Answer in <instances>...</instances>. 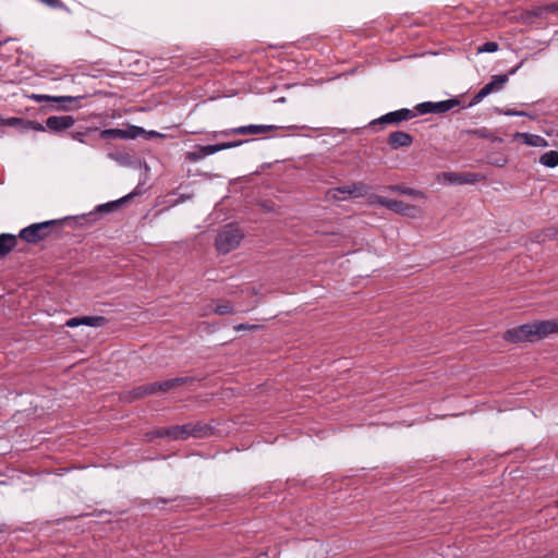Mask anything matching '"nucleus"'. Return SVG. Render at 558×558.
Here are the masks:
<instances>
[{"instance_id":"nucleus-19","label":"nucleus","mask_w":558,"mask_h":558,"mask_svg":"<svg viewBox=\"0 0 558 558\" xmlns=\"http://www.w3.org/2000/svg\"><path fill=\"white\" fill-rule=\"evenodd\" d=\"M539 162L548 168H555L558 166V153L550 150L543 154L539 158Z\"/></svg>"},{"instance_id":"nucleus-38","label":"nucleus","mask_w":558,"mask_h":558,"mask_svg":"<svg viewBox=\"0 0 558 558\" xmlns=\"http://www.w3.org/2000/svg\"><path fill=\"white\" fill-rule=\"evenodd\" d=\"M483 100V98L480 96V94L477 93L476 95H474V97L472 98L471 102H470V106H474L478 102H481Z\"/></svg>"},{"instance_id":"nucleus-25","label":"nucleus","mask_w":558,"mask_h":558,"mask_svg":"<svg viewBox=\"0 0 558 558\" xmlns=\"http://www.w3.org/2000/svg\"><path fill=\"white\" fill-rule=\"evenodd\" d=\"M35 98L38 99V100L45 99V100H52V101H57V102H60V101H74V100L77 99V98H74V97H71V96L50 97V96H44V95L36 96Z\"/></svg>"},{"instance_id":"nucleus-12","label":"nucleus","mask_w":558,"mask_h":558,"mask_svg":"<svg viewBox=\"0 0 558 558\" xmlns=\"http://www.w3.org/2000/svg\"><path fill=\"white\" fill-rule=\"evenodd\" d=\"M74 124V119L70 116H52L46 120L47 128L52 132H62Z\"/></svg>"},{"instance_id":"nucleus-5","label":"nucleus","mask_w":558,"mask_h":558,"mask_svg":"<svg viewBox=\"0 0 558 558\" xmlns=\"http://www.w3.org/2000/svg\"><path fill=\"white\" fill-rule=\"evenodd\" d=\"M437 181L451 185L473 184L478 181V175L471 172H442L437 175Z\"/></svg>"},{"instance_id":"nucleus-30","label":"nucleus","mask_w":558,"mask_h":558,"mask_svg":"<svg viewBox=\"0 0 558 558\" xmlns=\"http://www.w3.org/2000/svg\"><path fill=\"white\" fill-rule=\"evenodd\" d=\"M493 93V86L486 84L483 88L478 90L480 96L484 99L486 96Z\"/></svg>"},{"instance_id":"nucleus-21","label":"nucleus","mask_w":558,"mask_h":558,"mask_svg":"<svg viewBox=\"0 0 558 558\" xmlns=\"http://www.w3.org/2000/svg\"><path fill=\"white\" fill-rule=\"evenodd\" d=\"M165 434L173 439H185L191 432L186 426H175L168 429Z\"/></svg>"},{"instance_id":"nucleus-1","label":"nucleus","mask_w":558,"mask_h":558,"mask_svg":"<svg viewBox=\"0 0 558 558\" xmlns=\"http://www.w3.org/2000/svg\"><path fill=\"white\" fill-rule=\"evenodd\" d=\"M242 238L243 233L239 228L227 226L216 238V248L219 253L227 254L239 246Z\"/></svg>"},{"instance_id":"nucleus-13","label":"nucleus","mask_w":558,"mask_h":558,"mask_svg":"<svg viewBox=\"0 0 558 558\" xmlns=\"http://www.w3.org/2000/svg\"><path fill=\"white\" fill-rule=\"evenodd\" d=\"M275 125H265V124H251L245 126H239L235 129H232L229 133L230 134H242V135H257V134H264L268 131L275 130Z\"/></svg>"},{"instance_id":"nucleus-35","label":"nucleus","mask_w":558,"mask_h":558,"mask_svg":"<svg viewBox=\"0 0 558 558\" xmlns=\"http://www.w3.org/2000/svg\"><path fill=\"white\" fill-rule=\"evenodd\" d=\"M27 128L39 132L45 131V128L41 124L32 121L27 122Z\"/></svg>"},{"instance_id":"nucleus-6","label":"nucleus","mask_w":558,"mask_h":558,"mask_svg":"<svg viewBox=\"0 0 558 558\" xmlns=\"http://www.w3.org/2000/svg\"><path fill=\"white\" fill-rule=\"evenodd\" d=\"M459 105H460V101L456 98L437 101V102L426 101V102L418 104L416 106V110L421 114L445 113Z\"/></svg>"},{"instance_id":"nucleus-4","label":"nucleus","mask_w":558,"mask_h":558,"mask_svg":"<svg viewBox=\"0 0 558 558\" xmlns=\"http://www.w3.org/2000/svg\"><path fill=\"white\" fill-rule=\"evenodd\" d=\"M241 142H233V143H222V144H216V145H207V146H197L196 150L189 151L186 154V159L190 161H198L206 156L216 154L220 150L228 149L235 147L240 145Z\"/></svg>"},{"instance_id":"nucleus-18","label":"nucleus","mask_w":558,"mask_h":558,"mask_svg":"<svg viewBox=\"0 0 558 558\" xmlns=\"http://www.w3.org/2000/svg\"><path fill=\"white\" fill-rule=\"evenodd\" d=\"M235 312L233 305L230 302H223L221 304H217L216 306L211 307L210 310H206L202 313V316H207L210 313L217 314V315H229L233 314Z\"/></svg>"},{"instance_id":"nucleus-29","label":"nucleus","mask_w":558,"mask_h":558,"mask_svg":"<svg viewBox=\"0 0 558 558\" xmlns=\"http://www.w3.org/2000/svg\"><path fill=\"white\" fill-rule=\"evenodd\" d=\"M259 328L258 325H248V324H239L234 326V330L236 331H255Z\"/></svg>"},{"instance_id":"nucleus-14","label":"nucleus","mask_w":558,"mask_h":558,"mask_svg":"<svg viewBox=\"0 0 558 558\" xmlns=\"http://www.w3.org/2000/svg\"><path fill=\"white\" fill-rule=\"evenodd\" d=\"M413 143V137L405 132H393L388 137V144L392 149L409 147Z\"/></svg>"},{"instance_id":"nucleus-37","label":"nucleus","mask_w":558,"mask_h":558,"mask_svg":"<svg viewBox=\"0 0 558 558\" xmlns=\"http://www.w3.org/2000/svg\"><path fill=\"white\" fill-rule=\"evenodd\" d=\"M507 160L502 157H499L495 160L492 161L493 165L497 166V167H504L506 165Z\"/></svg>"},{"instance_id":"nucleus-33","label":"nucleus","mask_w":558,"mask_h":558,"mask_svg":"<svg viewBox=\"0 0 558 558\" xmlns=\"http://www.w3.org/2000/svg\"><path fill=\"white\" fill-rule=\"evenodd\" d=\"M497 111H498L499 113H504V114H506V116H518V117H524V116H526V113H525V112H523V111H517V110H506V111H501V110L497 109Z\"/></svg>"},{"instance_id":"nucleus-17","label":"nucleus","mask_w":558,"mask_h":558,"mask_svg":"<svg viewBox=\"0 0 558 558\" xmlns=\"http://www.w3.org/2000/svg\"><path fill=\"white\" fill-rule=\"evenodd\" d=\"M16 245V236L10 233L0 234V255L8 254Z\"/></svg>"},{"instance_id":"nucleus-2","label":"nucleus","mask_w":558,"mask_h":558,"mask_svg":"<svg viewBox=\"0 0 558 558\" xmlns=\"http://www.w3.org/2000/svg\"><path fill=\"white\" fill-rule=\"evenodd\" d=\"M184 381L185 378H172L160 383L146 384L134 389V398L154 395L157 391H168L177 386L182 385Z\"/></svg>"},{"instance_id":"nucleus-42","label":"nucleus","mask_w":558,"mask_h":558,"mask_svg":"<svg viewBox=\"0 0 558 558\" xmlns=\"http://www.w3.org/2000/svg\"><path fill=\"white\" fill-rule=\"evenodd\" d=\"M2 121H3V120L0 118V124L2 123Z\"/></svg>"},{"instance_id":"nucleus-40","label":"nucleus","mask_w":558,"mask_h":558,"mask_svg":"<svg viewBox=\"0 0 558 558\" xmlns=\"http://www.w3.org/2000/svg\"><path fill=\"white\" fill-rule=\"evenodd\" d=\"M148 136L149 137H155V136H163V135L158 133V132H156V131H150V132H148Z\"/></svg>"},{"instance_id":"nucleus-39","label":"nucleus","mask_w":558,"mask_h":558,"mask_svg":"<svg viewBox=\"0 0 558 558\" xmlns=\"http://www.w3.org/2000/svg\"><path fill=\"white\" fill-rule=\"evenodd\" d=\"M22 121L20 119H16V118H12L10 120H8V124L10 125H16L19 123H21Z\"/></svg>"},{"instance_id":"nucleus-16","label":"nucleus","mask_w":558,"mask_h":558,"mask_svg":"<svg viewBox=\"0 0 558 558\" xmlns=\"http://www.w3.org/2000/svg\"><path fill=\"white\" fill-rule=\"evenodd\" d=\"M517 136L523 138L524 143L529 146L546 147L548 145L544 137L536 134L518 133Z\"/></svg>"},{"instance_id":"nucleus-23","label":"nucleus","mask_w":558,"mask_h":558,"mask_svg":"<svg viewBox=\"0 0 558 558\" xmlns=\"http://www.w3.org/2000/svg\"><path fill=\"white\" fill-rule=\"evenodd\" d=\"M520 328H521V331H523V337H525L526 341H529V342L537 341L534 322L530 323V324L521 325Z\"/></svg>"},{"instance_id":"nucleus-34","label":"nucleus","mask_w":558,"mask_h":558,"mask_svg":"<svg viewBox=\"0 0 558 558\" xmlns=\"http://www.w3.org/2000/svg\"><path fill=\"white\" fill-rule=\"evenodd\" d=\"M40 1L51 8H61L63 5L60 0H40Z\"/></svg>"},{"instance_id":"nucleus-32","label":"nucleus","mask_w":558,"mask_h":558,"mask_svg":"<svg viewBox=\"0 0 558 558\" xmlns=\"http://www.w3.org/2000/svg\"><path fill=\"white\" fill-rule=\"evenodd\" d=\"M493 93V86L486 84L483 88L478 90L480 96L484 99L486 96Z\"/></svg>"},{"instance_id":"nucleus-28","label":"nucleus","mask_w":558,"mask_h":558,"mask_svg":"<svg viewBox=\"0 0 558 558\" xmlns=\"http://www.w3.org/2000/svg\"><path fill=\"white\" fill-rule=\"evenodd\" d=\"M468 133L473 136L484 137V138H488L492 135L490 132L486 128L468 131Z\"/></svg>"},{"instance_id":"nucleus-7","label":"nucleus","mask_w":558,"mask_h":558,"mask_svg":"<svg viewBox=\"0 0 558 558\" xmlns=\"http://www.w3.org/2000/svg\"><path fill=\"white\" fill-rule=\"evenodd\" d=\"M145 133V130L140 126H129L128 129H106L102 130L100 133L101 138H122V140H129V138H136L137 136Z\"/></svg>"},{"instance_id":"nucleus-20","label":"nucleus","mask_w":558,"mask_h":558,"mask_svg":"<svg viewBox=\"0 0 558 558\" xmlns=\"http://www.w3.org/2000/svg\"><path fill=\"white\" fill-rule=\"evenodd\" d=\"M504 339L510 342H523L526 341L525 337H523V331H521L520 326L509 329L505 332Z\"/></svg>"},{"instance_id":"nucleus-15","label":"nucleus","mask_w":558,"mask_h":558,"mask_svg":"<svg viewBox=\"0 0 558 558\" xmlns=\"http://www.w3.org/2000/svg\"><path fill=\"white\" fill-rule=\"evenodd\" d=\"M388 209L409 217H415L418 209L415 206L408 205L401 201L391 199Z\"/></svg>"},{"instance_id":"nucleus-11","label":"nucleus","mask_w":558,"mask_h":558,"mask_svg":"<svg viewBox=\"0 0 558 558\" xmlns=\"http://www.w3.org/2000/svg\"><path fill=\"white\" fill-rule=\"evenodd\" d=\"M537 340L544 339L553 333H558V317L549 320H535Z\"/></svg>"},{"instance_id":"nucleus-31","label":"nucleus","mask_w":558,"mask_h":558,"mask_svg":"<svg viewBox=\"0 0 558 558\" xmlns=\"http://www.w3.org/2000/svg\"><path fill=\"white\" fill-rule=\"evenodd\" d=\"M493 93V86L486 84L483 88L478 90L480 96L484 99L486 96Z\"/></svg>"},{"instance_id":"nucleus-24","label":"nucleus","mask_w":558,"mask_h":558,"mask_svg":"<svg viewBox=\"0 0 558 558\" xmlns=\"http://www.w3.org/2000/svg\"><path fill=\"white\" fill-rule=\"evenodd\" d=\"M508 76L507 75H496L493 77L492 82L488 83V85L493 86V92L500 90L504 85L507 83Z\"/></svg>"},{"instance_id":"nucleus-22","label":"nucleus","mask_w":558,"mask_h":558,"mask_svg":"<svg viewBox=\"0 0 558 558\" xmlns=\"http://www.w3.org/2000/svg\"><path fill=\"white\" fill-rule=\"evenodd\" d=\"M390 191L392 192H398V193H401V194H404V195H410V196H414V197H422L424 198L425 195L422 191L420 190H415V189H411V187H403V186H400V185H390L388 187Z\"/></svg>"},{"instance_id":"nucleus-41","label":"nucleus","mask_w":558,"mask_h":558,"mask_svg":"<svg viewBox=\"0 0 558 558\" xmlns=\"http://www.w3.org/2000/svg\"><path fill=\"white\" fill-rule=\"evenodd\" d=\"M121 201H119L120 203ZM118 205V202L117 203H112V204H108V205H105V206H101L100 209L102 208H109V207H116Z\"/></svg>"},{"instance_id":"nucleus-36","label":"nucleus","mask_w":558,"mask_h":558,"mask_svg":"<svg viewBox=\"0 0 558 558\" xmlns=\"http://www.w3.org/2000/svg\"><path fill=\"white\" fill-rule=\"evenodd\" d=\"M546 238H558V228L547 229L545 232Z\"/></svg>"},{"instance_id":"nucleus-8","label":"nucleus","mask_w":558,"mask_h":558,"mask_svg":"<svg viewBox=\"0 0 558 558\" xmlns=\"http://www.w3.org/2000/svg\"><path fill=\"white\" fill-rule=\"evenodd\" d=\"M50 225V221L31 225L20 232V238L29 243L37 242L46 236Z\"/></svg>"},{"instance_id":"nucleus-9","label":"nucleus","mask_w":558,"mask_h":558,"mask_svg":"<svg viewBox=\"0 0 558 558\" xmlns=\"http://www.w3.org/2000/svg\"><path fill=\"white\" fill-rule=\"evenodd\" d=\"M415 117V113L410 109H400L387 114L381 116L379 119L374 120L372 124H398L402 121L411 120Z\"/></svg>"},{"instance_id":"nucleus-10","label":"nucleus","mask_w":558,"mask_h":558,"mask_svg":"<svg viewBox=\"0 0 558 558\" xmlns=\"http://www.w3.org/2000/svg\"><path fill=\"white\" fill-rule=\"evenodd\" d=\"M107 323V319L104 316H83V317H73L65 322V326L70 328H74L77 326H90V327H102Z\"/></svg>"},{"instance_id":"nucleus-26","label":"nucleus","mask_w":558,"mask_h":558,"mask_svg":"<svg viewBox=\"0 0 558 558\" xmlns=\"http://www.w3.org/2000/svg\"><path fill=\"white\" fill-rule=\"evenodd\" d=\"M391 199L387 198V197H384V196H379V195H373L371 196L369 198V203L371 204H374V205H381L386 208H388V204H390Z\"/></svg>"},{"instance_id":"nucleus-27","label":"nucleus","mask_w":558,"mask_h":558,"mask_svg":"<svg viewBox=\"0 0 558 558\" xmlns=\"http://www.w3.org/2000/svg\"><path fill=\"white\" fill-rule=\"evenodd\" d=\"M498 50V44L495 41H488L478 48V52H495Z\"/></svg>"},{"instance_id":"nucleus-3","label":"nucleus","mask_w":558,"mask_h":558,"mask_svg":"<svg viewBox=\"0 0 558 558\" xmlns=\"http://www.w3.org/2000/svg\"><path fill=\"white\" fill-rule=\"evenodd\" d=\"M368 186L362 182H355L349 185H343L333 190H329L327 195L329 198L337 201L347 199V195L351 197H362L368 192Z\"/></svg>"}]
</instances>
